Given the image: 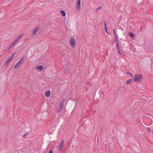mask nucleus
I'll return each mask as SVG.
<instances>
[{"instance_id":"1","label":"nucleus","mask_w":153,"mask_h":153,"mask_svg":"<svg viewBox=\"0 0 153 153\" xmlns=\"http://www.w3.org/2000/svg\"><path fill=\"white\" fill-rule=\"evenodd\" d=\"M143 79V77L140 74L135 75L134 78V80L136 82H140Z\"/></svg>"},{"instance_id":"2","label":"nucleus","mask_w":153,"mask_h":153,"mask_svg":"<svg viewBox=\"0 0 153 153\" xmlns=\"http://www.w3.org/2000/svg\"><path fill=\"white\" fill-rule=\"evenodd\" d=\"M70 45L71 48H74L76 47L75 40L74 38L71 37L69 40Z\"/></svg>"},{"instance_id":"3","label":"nucleus","mask_w":153,"mask_h":153,"mask_svg":"<svg viewBox=\"0 0 153 153\" xmlns=\"http://www.w3.org/2000/svg\"><path fill=\"white\" fill-rule=\"evenodd\" d=\"M80 6L81 0H77L75 6L76 9L77 11H79Z\"/></svg>"},{"instance_id":"4","label":"nucleus","mask_w":153,"mask_h":153,"mask_svg":"<svg viewBox=\"0 0 153 153\" xmlns=\"http://www.w3.org/2000/svg\"><path fill=\"white\" fill-rule=\"evenodd\" d=\"M64 141L62 140L59 144L58 149L59 150H62L63 148Z\"/></svg>"},{"instance_id":"5","label":"nucleus","mask_w":153,"mask_h":153,"mask_svg":"<svg viewBox=\"0 0 153 153\" xmlns=\"http://www.w3.org/2000/svg\"><path fill=\"white\" fill-rule=\"evenodd\" d=\"M39 27H37L35 28L33 30V35L36 34L38 32V30H39Z\"/></svg>"},{"instance_id":"6","label":"nucleus","mask_w":153,"mask_h":153,"mask_svg":"<svg viewBox=\"0 0 153 153\" xmlns=\"http://www.w3.org/2000/svg\"><path fill=\"white\" fill-rule=\"evenodd\" d=\"M13 59V56L10 57L6 62L5 65L6 66Z\"/></svg>"},{"instance_id":"7","label":"nucleus","mask_w":153,"mask_h":153,"mask_svg":"<svg viewBox=\"0 0 153 153\" xmlns=\"http://www.w3.org/2000/svg\"><path fill=\"white\" fill-rule=\"evenodd\" d=\"M24 57H22L20 60L17 62V63L21 65L24 61Z\"/></svg>"},{"instance_id":"8","label":"nucleus","mask_w":153,"mask_h":153,"mask_svg":"<svg viewBox=\"0 0 153 153\" xmlns=\"http://www.w3.org/2000/svg\"><path fill=\"white\" fill-rule=\"evenodd\" d=\"M51 91H46L45 93V95L46 97H49L51 95Z\"/></svg>"},{"instance_id":"9","label":"nucleus","mask_w":153,"mask_h":153,"mask_svg":"<svg viewBox=\"0 0 153 153\" xmlns=\"http://www.w3.org/2000/svg\"><path fill=\"white\" fill-rule=\"evenodd\" d=\"M36 69L39 71H42L43 69V66L42 65H40L36 67Z\"/></svg>"},{"instance_id":"10","label":"nucleus","mask_w":153,"mask_h":153,"mask_svg":"<svg viewBox=\"0 0 153 153\" xmlns=\"http://www.w3.org/2000/svg\"><path fill=\"white\" fill-rule=\"evenodd\" d=\"M22 34H20L17 38V39L15 40L17 42H18L20 39L22 37Z\"/></svg>"},{"instance_id":"11","label":"nucleus","mask_w":153,"mask_h":153,"mask_svg":"<svg viewBox=\"0 0 153 153\" xmlns=\"http://www.w3.org/2000/svg\"><path fill=\"white\" fill-rule=\"evenodd\" d=\"M132 80V79H128L126 82V85H128L130 84Z\"/></svg>"},{"instance_id":"12","label":"nucleus","mask_w":153,"mask_h":153,"mask_svg":"<svg viewBox=\"0 0 153 153\" xmlns=\"http://www.w3.org/2000/svg\"><path fill=\"white\" fill-rule=\"evenodd\" d=\"M60 13L61 14V15L63 16H65V11H63V10H60Z\"/></svg>"},{"instance_id":"13","label":"nucleus","mask_w":153,"mask_h":153,"mask_svg":"<svg viewBox=\"0 0 153 153\" xmlns=\"http://www.w3.org/2000/svg\"><path fill=\"white\" fill-rule=\"evenodd\" d=\"M20 66V65L18 64V63H17L14 66V69H17Z\"/></svg>"},{"instance_id":"14","label":"nucleus","mask_w":153,"mask_h":153,"mask_svg":"<svg viewBox=\"0 0 153 153\" xmlns=\"http://www.w3.org/2000/svg\"><path fill=\"white\" fill-rule=\"evenodd\" d=\"M129 35L132 38H134V35L133 33L129 32Z\"/></svg>"},{"instance_id":"15","label":"nucleus","mask_w":153,"mask_h":153,"mask_svg":"<svg viewBox=\"0 0 153 153\" xmlns=\"http://www.w3.org/2000/svg\"><path fill=\"white\" fill-rule=\"evenodd\" d=\"M113 30L114 34L115 35V37H116V40L117 41V38L116 35V33H115V29H113Z\"/></svg>"},{"instance_id":"16","label":"nucleus","mask_w":153,"mask_h":153,"mask_svg":"<svg viewBox=\"0 0 153 153\" xmlns=\"http://www.w3.org/2000/svg\"><path fill=\"white\" fill-rule=\"evenodd\" d=\"M117 49V51H118V54L119 55H121V52H120V48H118Z\"/></svg>"},{"instance_id":"17","label":"nucleus","mask_w":153,"mask_h":153,"mask_svg":"<svg viewBox=\"0 0 153 153\" xmlns=\"http://www.w3.org/2000/svg\"><path fill=\"white\" fill-rule=\"evenodd\" d=\"M13 46L12 44H10L8 48V49L9 50H10V49L11 48L13 47Z\"/></svg>"},{"instance_id":"18","label":"nucleus","mask_w":153,"mask_h":153,"mask_svg":"<svg viewBox=\"0 0 153 153\" xmlns=\"http://www.w3.org/2000/svg\"><path fill=\"white\" fill-rule=\"evenodd\" d=\"M17 43V42L16 41V40L13 42L11 44L13 46L16 44Z\"/></svg>"},{"instance_id":"19","label":"nucleus","mask_w":153,"mask_h":153,"mask_svg":"<svg viewBox=\"0 0 153 153\" xmlns=\"http://www.w3.org/2000/svg\"><path fill=\"white\" fill-rule=\"evenodd\" d=\"M105 30L106 33H107L108 34H109L108 32L107 29L106 27H105Z\"/></svg>"},{"instance_id":"20","label":"nucleus","mask_w":153,"mask_h":153,"mask_svg":"<svg viewBox=\"0 0 153 153\" xmlns=\"http://www.w3.org/2000/svg\"><path fill=\"white\" fill-rule=\"evenodd\" d=\"M116 46H117V48H119V46L118 43V42L117 41L116 42Z\"/></svg>"},{"instance_id":"21","label":"nucleus","mask_w":153,"mask_h":153,"mask_svg":"<svg viewBox=\"0 0 153 153\" xmlns=\"http://www.w3.org/2000/svg\"><path fill=\"white\" fill-rule=\"evenodd\" d=\"M101 8H102V7L100 6V7H99L96 10H99L101 9Z\"/></svg>"},{"instance_id":"22","label":"nucleus","mask_w":153,"mask_h":153,"mask_svg":"<svg viewBox=\"0 0 153 153\" xmlns=\"http://www.w3.org/2000/svg\"><path fill=\"white\" fill-rule=\"evenodd\" d=\"M128 75L130 76H133L132 74H131V73H128Z\"/></svg>"},{"instance_id":"23","label":"nucleus","mask_w":153,"mask_h":153,"mask_svg":"<svg viewBox=\"0 0 153 153\" xmlns=\"http://www.w3.org/2000/svg\"><path fill=\"white\" fill-rule=\"evenodd\" d=\"M104 25H105V27H106V23L105 22H104Z\"/></svg>"},{"instance_id":"24","label":"nucleus","mask_w":153,"mask_h":153,"mask_svg":"<svg viewBox=\"0 0 153 153\" xmlns=\"http://www.w3.org/2000/svg\"><path fill=\"white\" fill-rule=\"evenodd\" d=\"M147 129L149 131H151V130L149 128H147Z\"/></svg>"},{"instance_id":"25","label":"nucleus","mask_w":153,"mask_h":153,"mask_svg":"<svg viewBox=\"0 0 153 153\" xmlns=\"http://www.w3.org/2000/svg\"><path fill=\"white\" fill-rule=\"evenodd\" d=\"M62 107H63V106H62V105H60V108L61 109L62 108Z\"/></svg>"},{"instance_id":"26","label":"nucleus","mask_w":153,"mask_h":153,"mask_svg":"<svg viewBox=\"0 0 153 153\" xmlns=\"http://www.w3.org/2000/svg\"><path fill=\"white\" fill-rule=\"evenodd\" d=\"M67 70V71H69V69L68 68H65V71H66Z\"/></svg>"},{"instance_id":"27","label":"nucleus","mask_w":153,"mask_h":153,"mask_svg":"<svg viewBox=\"0 0 153 153\" xmlns=\"http://www.w3.org/2000/svg\"><path fill=\"white\" fill-rule=\"evenodd\" d=\"M49 153H53V152L51 150H50Z\"/></svg>"},{"instance_id":"28","label":"nucleus","mask_w":153,"mask_h":153,"mask_svg":"<svg viewBox=\"0 0 153 153\" xmlns=\"http://www.w3.org/2000/svg\"><path fill=\"white\" fill-rule=\"evenodd\" d=\"M15 53H14L13 55H12V56H13H13H14V55L15 54Z\"/></svg>"},{"instance_id":"29","label":"nucleus","mask_w":153,"mask_h":153,"mask_svg":"<svg viewBox=\"0 0 153 153\" xmlns=\"http://www.w3.org/2000/svg\"><path fill=\"white\" fill-rule=\"evenodd\" d=\"M25 135H23V137H25Z\"/></svg>"},{"instance_id":"30","label":"nucleus","mask_w":153,"mask_h":153,"mask_svg":"<svg viewBox=\"0 0 153 153\" xmlns=\"http://www.w3.org/2000/svg\"><path fill=\"white\" fill-rule=\"evenodd\" d=\"M25 135H23V137H25Z\"/></svg>"},{"instance_id":"31","label":"nucleus","mask_w":153,"mask_h":153,"mask_svg":"<svg viewBox=\"0 0 153 153\" xmlns=\"http://www.w3.org/2000/svg\"><path fill=\"white\" fill-rule=\"evenodd\" d=\"M1 56L0 55V57H1Z\"/></svg>"}]
</instances>
